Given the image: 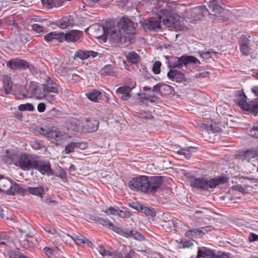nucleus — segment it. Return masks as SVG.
I'll use <instances>...</instances> for the list:
<instances>
[{
  "label": "nucleus",
  "instance_id": "nucleus-22",
  "mask_svg": "<svg viewBox=\"0 0 258 258\" xmlns=\"http://www.w3.org/2000/svg\"><path fill=\"white\" fill-rule=\"evenodd\" d=\"M99 223L118 234H122L123 233L121 228L115 226L109 220L100 219L99 220Z\"/></svg>",
  "mask_w": 258,
  "mask_h": 258
},
{
  "label": "nucleus",
  "instance_id": "nucleus-25",
  "mask_svg": "<svg viewBox=\"0 0 258 258\" xmlns=\"http://www.w3.org/2000/svg\"><path fill=\"white\" fill-rule=\"evenodd\" d=\"M83 121L77 119H73L70 121L68 127L76 132H83Z\"/></svg>",
  "mask_w": 258,
  "mask_h": 258
},
{
  "label": "nucleus",
  "instance_id": "nucleus-5",
  "mask_svg": "<svg viewBox=\"0 0 258 258\" xmlns=\"http://www.w3.org/2000/svg\"><path fill=\"white\" fill-rule=\"evenodd\" d=\"M45 231L48 234L47 237L54 242L58 244H61V241H63L67 244H71L72 242L73 241V236L64 233L60 231H57L55 228L49 227H46L44 228Z\"/></svg>",
  "mask_w": 258,
  "mask_h": 258
},
{
  "label": "nucleus",
  "instance_id": "nucleus-31",
  "mask_svg": "<svg viewBox=\"0 0 258 258\" xmlns=\"http://www.w3.org/2000/svg\"><path fill=\"white\" fill-rule=\"evenodd\" d=\"M209 7L210 11L214 13V15L220 14L223 11V8L218 4L217 1L215 0L210 2Z\"/></svg>",
  "mask_w": 258,
  "mask_h": 258
},
{
  "label": "nucleus",
  "instance_id": "nucleus-3",
  "mask_svg": "<svg viewBox=\"0 0 258 258\" xmlns=\"http://www.w3.org/2000/svg\"><path fill=\"white\" fill-rule=\"evenodd\" d=\"M160 16L164 25L168 27H173L179 30L184 29V26L181 24L179 16L172 14L167 9H163L160 12Z\"/></svg>",
  "mask_w": 258,
  "mask_h": 258
},
{
  "label": "nucleus",
  "instance_id": "nucleus-59",
  "mask_svg": "<svg viewBox=\"0 0 258 258\" xmlns=\"http://www.w3.org/2000/svg\"><path fill=\"white\" fill-rule=\"evenodd\" d=\"M112 258H122V254L119 251H115L113 253L110 252V255Z\"/></svg>",
  "mask_w": 258,
  "mask_h": 258
},
{
  "label": "nucleus",
  "instance_id": "nucleus-2",
  "mask_svg": "<svg viewBox=\"0 0 258 258\" xmlns=\"http://www.w3.org/2000/svg\"><path fill=\"white\" fill-rule=\"evenodd\" d=\"M236 95L238 97L235 102L242 111L258 113V98L247 101V96L242 91H237Z\"/></svg>",
  "mask_w": 258,
  "mask_h": 258
},
{
  "label": "nucleus",
  "instance_id": "nucleus-58",
  "mask_svg": "<svg viewBox=\"0 0 258 258\" xmlns=\"http://www.w3.org/2000/svg\"><path fill=\"white\" fill-rule=\"evenodd\" d=\"M87 56L88 58L90 57H92V58H94L97 57L99 53L97 52L92 51V50H87Z\"/></svg>",
  "mask_w": 258,
  "mask_h": 258
},
{
  "label": "nucleus",
  "instance_id": "nucleus-12",
  "mask_svg": "<svg viewBox=\"0 0 258 258\" xmlns=\"http://www.w3.org/2000/svg\"><path fill=\"white\" fill-rule=\"evenodd\" d=\"M257 148L249 149L246 151H239L236 152V158L242 161H249L251 159L258 157Z\"/></svg>",
  "mask_w": 258,
  "mask_h": 258
},
{
  "label": "nucleus",
  "instance_id": "nucleus-1",
  "mask_svg": "<svg viewBox=\"0 0 258 258\" xmlns=\"http://www.w3.org/2000/svg\"><path fill=\"white\" fill-rule=\"evenodd\" d=\"M163 183L161 176L140 175L133 178L129 182V187L135 191L154 194Z\"/></svg>",
  "mask_w": 258,
  "mask_h": 258
},
{
  "label": "nucleus",
  "instance_id": "nucleus-28",
  "mask_svg": "<svg viewBox=\"0 0 258 258\" xmlns=\"http://www.w3.org/2000/svg\"><path fill=\"white\" fill-rule=\"evenodd\" d=\"M215 253L211 249L206 247H202L199 249L198 257H203L204 258H214Z\"/></svg>",
  "mask_w": 258,
  "mask_h": 258
},
{
  "label": "nucleus",
  "instance_id": "nucleus-18",
  "mask_svg": "<svg viewBox=\"0 0 258 258\" xmlns=\"http://www.w3.org/2000/svg\"><path fill=\"white\" fill-rule=\"evenodd\" d=\"M167 76L169 79L176 82H181L185 79L184 74L175 69H171L167 74Z\"/></svg>",
  "mask_w": 258,
  "mask_h": 258
},
{
  "label": "nucleus",
  "instance_id": "nucleus-63",
  "mask_svg": "<svg viewBox=\"0 0 258 258\" xmlns=\"http://www.w3.org/2000/svg\"><path fill=\"white\" fill-rule=\"evenodd\" d=\"M37 109L39 112H43L45 109V105L43 103H40L37 106Z\"/></svg>",
  "mask_w": 258,
  "mask_h": 258
},
{
  "label": "nucleus",
  "instance_id": "nucleus-43",
  "mask_svg": "<svg viewBox=\"0 0 258 258\" xmlns=\"http://www.w3.org/2000/svg\"><path fill=\"white\" fill-rule=\"evenodd\" d=\"M74 57L75 58H79L82 60L88 58L87 50L80 49L76 51Z\"/></svg>",
  "mask_w": 258,
  "mask_h": 258
},
{
  "label": "nucleus",
  "instance_id": "nucleus-39",
  "mask_svg": "<svg viewBox=\"0 0 258 258\" xmlns=\"http://www.w3.org/2000/svg\"><path fill=\"white\" fill-rule=\"evenodd\" d=\"M161 89L170 91L171 87L168 85L158 84L153 86L152 91L156 93H159L160 92Z\"/></svg>",
  "mask_w": 258,
  "mask_h": 258
},
{
  "label": "nucleus",
  "instance_id": "nucleus-46",
  "mask_svg": "<svg viewBox=\"0 0 258 258\" xmlns=\"http://www.w3.org/2000/svg\"><path fill=\"white\" fill-rule=\"evenodd\" d=\"M119 209L117 207H110L105 211V213L107 215H113L118 216Z\"/></svg>",
  "mask_w": 258,
  "mask_h": 258
},
{
  "label": "nucleus",
  "instance_id": "nucleus-34",
  "mask_svg": "<svg viewBox=\"0 0 258 258\" xmlns=\"http://www.w3.org/2000/svg\"><path fill=\"white\" fill-rule=\"evenodd\" d=\"M86 95L89 100L92 101L97 102L99 97H100L101 95V92L96 89H94Z\"/></svg>",
  "mask_w": 258,
  "mask_h": 258
},
{
  "label": "nucleus",
  "instance_id": "nucleus-54",
  "mask_svg": "<svg viewBox=\"0 0 258 258\" xmlns=\"http://www.w3.org/2000/svg\"><path fill=\"white\" fill-rule=\"evenodd\" d=\"M144 96L143 98L146 99L148 100H150L151 102H154L156 101L158 98L157 96L155 95H149L147 94H143Z\"/></svg>",
  "mask_w": 258,
  "mask_h": 258
},
{
  "label": "nucleus",
  "instance_id": "nucleus-45",
  "mask_svg": "<svg viewBox=\"0 0 258 258\" xmlns=\"http://www.w3.org/2000/svg\"><path fill=\"white\" fill-rule=\"evenodd\" d=\"M103 73L106 75L114 76L115 74L113 68L110 66H106L103 69Z\"/></svg>",
  "mask_w": 258,
  "mask_h": 258
},
{
  "label": "nucleus",
  "instance_id": "nucleus-52",
  "mask_svg": "<svg viewBox=\"0 0 258 258\" xmlns=\"http://www.w3.org/2000/svg\"><path fill=\"white\" fill-rule=\"evenodd\" d=\"M32 30L37 33H41L44 31V28L43 27L37 24H34L32 26Z\"/></svg>",
  "mask_w": 258,
  "mask_h": 258
},
{
  "label": "nucleus",
  "instance_id": "nucleus-16",
  "mask_svg": "<svg viewBox=\"0 0 258 258\" xmlns=\"http://www.w3.org/2000/svg\"><path fill=\"white\" fill-rule=\"evenodd\" d=\"M34 169L38 170L41 173L43 174H52L49 164L45 161H39L36 159Z\"/></svg>",
  "mask_w": 258,
  "mask_h": 258
},
{
  "label": "nucleus",
  "instance_id": "nucleus-41",
  "mask_svg": "<svg viewBox=\"0 0 258 258\" xmlns=\"http://www.w3.org/2000/svg\"><path fill=\"white\" fill-rule=\"evenodd\" d=\"M140 56L134 51L130 52L126 56V59L129 62L133 63H136L138 62Z\"/></svg>",
  "mask_w": 258,
  "mask_h": 258
},
{
  "label": "nucleus",
  "instance_id": "nucleus-32",
  "mask_svg": "<svg viewBox=\"0 0 258 258\" xmlns=\"http://www.w3.org/2000/svg\"><path fill=\"white\" fill-rule=\"evenodd\" d=\"M61 33H56V32H51L44 36L45 40L47 42H52L54 39H62Z\"/></svg>",
  "mask_w": 258,
  "mask_h": 258
},
{
  "label": "nucleus",
  "instance_id": "nucleus-48",
  "mask_svg": "<svg viewBox=\"0 0 258 258\" xmlns=\"http://www.w3.org/2000/svg\"><path fill=\"white\" fill-rule=\"evenodd\" d=\"M98 251L102 256H107L110 255V252L107 250L103 246H99L97 248Z\"/></svg>",
  "mask_w": 258,
  "mask_h": 258
},
{
  "label": "nucleus",
  "instance_id": "nucleus-8",
  "mask_svg": "<svg viewBox=\"0 0 258 258\" xmlns=\"http://www.w3.org/2000/svg\"><path fill=\"white\" fill-rule=\"evenodd\" d=\"M199 60L194 56L183 55L180 57H174L170 61L169 67L172 69L181 68L183 65L186 66L190 63L196 64Z\"/></svg>",
  "mask_w": 258,
  "mask_h": 258
},
{
  "label": "nucleus",
  "instance_id": "nucleus-26",
  "mask_svg": "<svg viewBox=\"0 0 258 258\" xmlns=\"http://www.w3.org/2000/svg\"><path fill=\"white\" fill-rule=\"evenodd\" d=\"M43 251L48 257L53 258L58 256L61 252V249L58 247V244H57L55 247H45Z\"/></svg>",
  "mask_w": 258,
  "mask_h": 258
},
{
  "label": "nucleus",
  "instance_id": "nucleus-40",
  "mask_svg": "<svg viewBox=\"0 0 258 258\" xmlns=\"http://www.w3.org/2000/svg\"><path fill=\"white\" fill-rule=\"evenodd\" d=\"M185 235L187 237L195 238L202 236L200 228L189 230L185 233Z\"/></svg>",
  "mask_w": 258,
  "mask_h": 258
},
{
  "label": "nucleus",
  "instance_id": "nucleus-44",
  "mask_svg": "<svg viewBox=\"0 0 258 258\" xmlns=\"http://www.w3.org/2000/svg\"><path fill=\"white\" fill-rule=\"evenodd\" d=\"M76 148V142H71L67 145L65 147L64 152L67 154L74 152L75 149Z\"/></svg>",
  "mask_w": 258,
  "mask_h": 258
},
{
  "label": "nucleus",
  "instance_id": "nucleus-57",
  "mask_svg": "<svg viewBox=\"0 0 258 258\" xmlns=\"http://www.w3.org/2000/svg\"><path fill=\"white\" fill-rule=\"evenodd\" d=\"M76 148H79L81 150H85L87 147V143L85 142L77 143L76 142Z\"/></svg>",
  "mask_w": 258,
  "mask_h": 258
},
{
  "label": "nucleus",
  "instance_id": "nucleus-7",
  "mask_svg": "<svg viewBox=\"0 0 258 258\" xmlns=\"http://www.w3.org/2000/svg\"><path fill=\"white\" fill-rule=\"evenodd\" d=\"M110 38L115 43L120 44H131L134 41V38L126 35L121 30L116 29L110 32Z\"/></svg>",
  "mask_w": 258,
  "mask_h": 258
},
{
  "label": "nucleus",
  "instance_id": "nucleus-51",
  "mask_svg": "<svg viewBox=\"0 0 258 258\" xmlns=\"http://www.w3.org/2000/svg\"><path fill=\"white\" fill-rule=\"evenodd\" d=\"M118 216L121 218H127L131 216V213L128 211L119 209Z\"/></svg>",
  "mask_w": 258,
  "mask_h": 258
},
{
  "label": "nucleus",
  "instance_id": "nucleus-21",
  "mask_svg": "<svg viewBox=\"0 0 258 258\" xmlns=\"http://www.w3.org/2000/svg\"><path fill=\"white\" fill-rule=\"evenodd\" d=\"M42 85V89L47 94L49 93H58V92L57 85L50 79L47 80L46 84Z\"/></svg>",
  "mask_w": 258,
  "mask_h": 258
},
{
  "label": "nucleus",
  "instance_id": "nucleus-55",
  "mask_svg": "<svg viewBox=\"0 0 258 258\" xmlns=\"http://www.w3.org/2000/svg\"><path fill=\"white\" fill-rule=\"evenodd\" d=\"M235 189L242 193H245L248 191V186H241L239 185L234 186Z\"/></svg>",
  "mask_w": 258,
  "mask_h": 258
},
{
  "label": "nucleus",
  "instance_id": "nucleus-11",
  "mask_svg": "<svg viewBox=\"0 0 258 258\" xmlns=\"http://www.w3.org/2000/svg\"><path fill=\"white\" fill-rule=\"evenodd\" d=\"M36 159L32 156L22 154L19 159L18 164L20 167L24 170L33 169Z\"/></svg>",
  "mask_w": 258,
  "mask_h": 258
},
{
  "label": "nucleus",
  "instance_id": "nucleus-6",
  "mask_svg": "<svg viewBox=\"0 0 258 258\" xmlns=\"http://www.w3.org/2000/svg\"><path fill=\"white\" fill-rule=\"evenodd\" d=\"M39 133L46 137L49 140L56 145L60 144L62 141L67 137V134L56 128H52L48 131L40 128Z\"/></svg>",
  "mask_w": 258,
  "mask_h": 258
},
{
  "label": "nucleus",
  "instance_id": "nucleus-35",
  "mask_svg": "<svg viewBox=\"0 0 258 258\" xmlns=\"http://www.w3.org/2000/svg\"><path fill=\"white\" fill-rule=\"evenodd\" d=\"M224 178L221 177H217L213 179H211L208 181L209 187L213 188L215 187L218 184L223 183Z\"/></svg>",
  "mask_w": 258,
  "mask_h": 258
},
{
  "label": "nucleus",
  "instance_id": "nucleus-14",
  "mask_svg": "<svg viewBox=\"0 0 258 258\" xmlns=\"http://www.w3.org/2000/svg\"><path fill=\"white\" fill-rule=\"evenodd\" d=\"M21 239L19 241L15 240V247L19 249L20 247L27 248L36 244L38 242L37 239L36 237L30 235H26L25 238L21 237Z\"/></svg>",
  "mask_w": 258,
  "mask_h": 258
},
{
  "label": "nucleus",
  "instance_id": "nucleus-37",
  "mask_svg": "<svg viewBox=\"0 0 258 258\" xmlns=\"http://www.w3.org/2000/svg\"><path fill=\"white\" fill-rule=\"evenodd\" d=\"M41 1L42 4L48 9L60 6L59 2L57 0H41Z\"/></svg>",
  "mask_w": 258,
  "mask_h": 258
},
{
  "label": "nucleus",
  "instance_id": "nucleus-29",
  "mask_svg": "<svg viewBox=\"0 0 258 258\" xmlns=\"http://www.w3.org/2000/svg\"><path fill=\"white\" fill-rule=\"evenodd\" d=\"M47 190V188H43L41 186L38 187H28L27 188L28 191L31 194L42 197L45 192V190Z\"/></svg>",
  "mask_w": 258,
  "mask_h": 258
},
{
  "label": "nucleus",
  "instance_id": "nucleus-9",
  "mask_svg": "<svg viewBox=\"0 0 258 258\" xmlns=\"http://www.w3.org/2000/svg\"><path fill=\"white\" fill-rule=\"evenodd\" d=\"M117 27L126 35L135 38L136 29L134 23L128 18L126 17L121 18L117 23Z\"/></svg>",
  "mask_w": 258,
  "mask_h": 258
},
{
  "label": "nucleus",
  "instance_id": "nucleus-15",
  "mask_svg": "<svg viewBox=\"0 0 258 258\" xmlns=\"http://www.w3.org/2000/svg\"><path fill=\"white\" fill-rule=\"evenodd\" d=\"M62 35V39H64L67 42H76L78 41L83 35V32L74 30L69 31L68 33H61Z\"/></svg>",
  "mask_w": 258,
  "mask_h": 258
},
{
  "label": "nucleus",
  "instance_id": "nucleus-19",
  "mask_svg": "<svg viewBox=\"0 0 258 258\" xmlns=\"http://www.w3.org/2000/svg\"><path fill=\"white\" fill-rule=\"evenodd\" d=\"M73 241L77 245L84 247H91L93 245L90 241L81 234L74 235Z\"/></svg>",
  "mask_w": 258,
  "mask_h": 258
},
{
  "label": "nucleus",
  "instance_id": "nucleus-56",
  "mask_svg": "<svg viewBox=\"0 0 258 258\" xmlns=\"http://www.w3.org/2000/svg\"><path fill=\"white\" fill-rule=\"evenodd\" d=\"M249 39L246 35H243L241 36L240 45L249 44Z\"/></svg>",
  "mask_w": 258,
  "mask_h": 258
},
{
  "label": "nucleus",
  "instance_id": "nucleus-33",
  "mask_svg": "<svg viewBox=\"0 0 258 258\" xmlns=\"http://www.w3.org/2000/svg\"><path fill=\"white\" fill-rule=\"evenodd\" d=\"M3 87L6 93H11L12 90V82L11 78L5 76L3 79Z\"/></svg>",
  "mask_w": 258,
  "mask_h": 258
},
{
  "label": "nucleus",
  "instance_id": "nucleus-10",
  "mask_svg": "<svg viewBox=\"0 0 258 258\" xmlns=\"http://www.w3.org/2000/svg\"><path fill=\"white\" fill-rule=\"evenodd\" d=\"M7 67L12 70L31 69L33 68L32 64L23 59L14 58L7 62Z\"/></svg>",
  "mask_w": 258,
  "mask_h": 258
},
{
  "label": "nucleus",
  "instance_id": "nucleus-24",
  "mask_svg": "<svg viewBox=\"0 0 258 258\" xmlns=\"http://www.w3.org/2000/svg\"><path fill=\"white\" fill-rule=\"evenodd\" d=\"M74 24V21L70 16L63 17L56 23V25L62 29L67 28L69 26H73Z\"/></svg>",
  "mask_w": 258,
  "mask_h": 258
},
{
  "label": "nucleus",
  "instance_id": "nucleus-47",
  "mask_svg": "<svg viewBox=\"0 0 258 258\" xmlns=\"http://www.w3.org/2000/svg\"><path fill=\"white\" fill-rule=\"evenodd\" d=\"M161 63L159 61H156L153 66L152 71L155 74H159L160 73V67Z\"/></svg>",
  "mask_w": 258,
  "mask_h": 258
},
{
  "label": "nucleus",
  "instance_id": "nucleus-49",
  "mask_svg": "<svg viewBox=\"0 0 258 258\" xmlns=\"http://www.w3.org/2000/svg\"><path fill=\"white\" fill-rule=\"evenodd\" d=\"M248 134L253 138H258V124L250 130Z\"/></svg>",
  "mask_w": 258,
  "mask_h": 258
},
{
  "label": "nucleus",
  "instance_id": "nucleus-62",
  "mask_svg": "<svg viewBox=\"0 0 258 258\" xmlns=\"http://www.w3.org/2000/svg\"><path fill=\"white\" fill-rule=\"evenodd\" d=\"M136 256V253L133 250H131L130 252L127 253L126 255H124V256L122 258H134Z\"/></svg>",
  "mask_w": 258,
  "mask_h": 258
},
{
  "label": "nucleus",
  "instance_id": "nucleus-20",
  "mask_svg": "<svg viewBox=\"0 0 258 258\" xmlns=\"http://www.w3.org/2000/svg\"><path fill=\"white\" fill-rule=\"evenodd\" d=\"M122 231L123 233L120 235L126 238L134 237L135 239L138 240H143L144 239L143 235L137 231L122 229Z\"/></svg>",
  "mask_w": 258,
  "mask_h": 258
},
{
  "label": "nucleus",
  "instance_id": "nucleus-27",
  "mask_svg": "<svg viewBox=\"0 0 258 258\" xmlns=\"http://www.w3.org/2000/svg\"><path fill=\"white\" fill-rule=\"evenodd\" d=\"M131 88L128 86H122L119 87L116 93L121 95L120 98L123 100H126L130 98Z\"/></svg>",
  "mask_w": 258,
  "mask_h": 258
},
{
  "label": "nucleus",
  "instance_id": "nucleus-64",
  "mask_svg": "<svg viewBox=\"0 0 258 258\" xmlns=\"http://www.w3.org/2000/svg\"><path fill=\"white\" fill-rule=\"evenodd\" d=\"M59 177H60L63 180L67 179V176L66 172L62 169H61L59 171Z\"/></svg>",
  "mask_w": 258,
  "mask_h": 258
},
{
  "label": "nucleus",
  "instance_id": "nucleus-60",
  "mask_svg": "<svg viewBox=\"0 0 258 258\" xmlns=\"http://www.w3.org/2000/svg\"><path fill=\"white\" fill-rule=\"evenodd\" d=\"M248 238L250 242L256 241L258 240V235L254 233H250Z\"/></svg>",
  "mask_w": 258,
  "mask_h": 258
},
{
  "label": "nucleus",
  "instance_id": "nucleus-42",
  "mask_svg": "<svg viewBox=\"0 0 258 258\" xmlns=\"http://www.w3.org/2000/svg\"><path fill=\"white\" fill-rule=\"evenodd\" d=\"M18 109L21 111H32L34 110V107L31 103H26L20 105L18 106Z\"/></svg>",
  "mask_w": 258,
  "mask_h": 258
},
{
  "label": "nucleus",
  "instance_id": "nucleus-61",
  "mask_svg": "<svg viewBox=\"0 0 258 258\" xmlns=\"http://www.w3.org/2000/svg\"><path fill=\"white\" fill-rule=\"evenodd\" d=\"M209 75V73L208 72H204L202 73H199L196 74V78H206L208 77Z\"/></svg>",
  "mask_w": 258,
  "mask_h": 258
},
{
  "label": "nucleus",
  "instance_id": "nucleus-17",
  "mask_svg": "<svg viewBox=\"0 0 258 258\" xmlns=\"http://www.w3.org/2000/svg\"><path fill=\"white\" fill-rule=\"evenodd\" d=\"M99 122L94 119L89 118L83 121V132H93L98 128Z\"/></svg>",
  "mask_w": 258,
  "mask_h": 258
},
{
  "label": "nucleus",
  "instance_id": "nucleus-36",
  "mask_svg": "<svg viewBox=\"0 0 258 258\" xmlns=\"http://www.w3.org/2000/svg\"><path fill=\"white\" fill-rule=\"evenodd\" d=\"M195 150L194 148L190 147L178 151L177 153L180 155H183L186 158L189 159L191 157V154L195 151Z\"/></svg>",
  "mask_w": 258,
  "mask_h": 258
},
{
  "label": "nucleus",
  "instance_id": "nucleus-50",
  "mask_svg": "<svg viewBox=\"0 0 258 258\" xmlns=\"http://www.w3.org/2000/svg\"><path fill=\"white\" fill-rule=\"evenodd\" d=\"M250 48L249 44L240 45V51L241 53L245 55L249 54Z\"/></svg>",
  "mask_w": 258,
  "mask_h": 258
},
{
  "label": "nucleus",
  "instance_id": "nucleus-13",
  "mask_svg": "<svg viewBox=\"0 0 258 258\" xmlns=\"http://www.w3.org/2000/svg\"><path fill=\"white\" fill-rule=\"evenodd\" d=\"M161 21L160 15L158 18L152 17L145 20L143 23L144 29L157 31L160 29Z\"/></svg>",
  "mask_w": 258,
  "mask_h": 258
},
{
  "label": "nucleus",
  "instance_id": "nucleus-4",
  "mask_svg": "<svg viewBox=\"0 0 258 258\" xmlns=\"http://www.w3.org/2000/svg\"><path fill=\"white\" fill-rule=\"evenodd\" d=\"M13 245L15 246V242H12L6 233H0V250L7 251L9 258H28L22 253L10 250V248H12Z\"/></svg>",
  "mask_w": 258,
  "mask_h": 258
},
{
  "label": "nucleus",
  "instance_id": "nucleus-30",
  "mask_svg": "<svg viewBox=\"0 0 258 258\" xmlns=\"http://www.w3.org/2000/svg\"><path fill=\"white\" fill-rule=\"evenodd\" d=\"M192 184L194 187L197 188L205 190H208L209 188L208 181L204 178H196Z\"/></svg>",
  "mask_w": 258,
  "mask_h": 258
},
{
  "label": "nucleus",
  "instance_id": "nucleus-23",
  "mask_svg": "<svg viewBox=\"0 0 258 258\" xmlns=\"http://www.w3.org/2000/svg\"><path fill=\"white\" fill-rule=\"evenodd\" d=\"M31 92L33 95L38 99H43L48 96L46 92L42 89V85L38 86L31 87Z\"/></svg>",
  "mask_w": 258,
  "mask_h": 258
},
{
  "label": "nucleus",
  "instance_id": "nucleus-53",
  "mask_svg": "<svg viewBox=\"0 0 258 258\" xmlns=\"http://www.w3.org/2000/svg\"><path fill=\"white\" fill-rule=\"evenodd\" d=\"M216 52L209 50L206 52H203L201 54V56L203 58L208 59L212 56V54H215Z\"/></svg>",
  "mask_w": 258,
  "mask_h": 258
},
{
  "label": "nucleus",
  "instance_id": "nucleus-38",
  "mask_svg": "<svg viewBox=\"0 0 258 258\" xmlns=\"http://www.w3.org/2000/svg\"><path fill=\"white\" fill-rule=\"evenodd\" d=\"M11 185V183L10 180L4 177H0V190L5 191Z\"/></svg>",
  "mask_w": 258,
  "mask_h": 258
}]
</instances>
